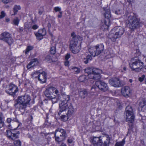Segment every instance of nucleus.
Returning <instances> with one entry per match:
<instances>
[{"instance_id":"obj_1","label":"nucleus","mask_w":146,"mask_h":146,"mask_svg":"<svg viewBox=\"0 0 146 146\" xmlns=\"http://www.w3.org/2000/svg\"><path fill=\"white\" fill-rule=\"evenodd\" d=\"M31 98L28 95L19 96L15 101L14 106L15 108L18 109L22 115L26 110V108L29 105Z\"/></svg>"},{"instance_id":"obj_2","label":"nucleus","mask_w":146,"mask_h":146,"mask_svg":"<svg viewBox=\"0 0 146 146\" xmlns=\"http://www.w3.org/2000/svg\"><path fill=\"white\" fill-rule=\"evenodd\" d=\"M64 99V100L61 99V102L59 104V111L58 114H61L62 112H65L66 110H68L67 113L68 116L71 117L75 112V109L71 104L68 102L69 99Z\"/></svg>"},{"instance_id":"obj_3","label":"nucleus","mask_w":146,"mask_h":146,"mask_svg":"<svg viewBox=\"0 0 146 146\" xmlns=\"http://www.w3.org/2000/svg\"><path fill=\"white\" fill-rule=\"evenodd\" d=\"M71 36L72 38L70 42V49L73 53L76 54L79 52L81 49L80 45L82 39L80 36H76L74 32L72 33Z\"/></svg>"},{"instance_id":"obj_4","label":"nucleus","mask_w":146,"mask_h":146,"mask_svg":"<svg viewBox=\"0 0 146 146\" xmlns=\"http://www.w3.org/2000/svg\"><path fill=\"white\" fill-rule=\"evenodd\" d=\"M124 32L123 28L120 27H115L110 31L108 37L113 41H115L116 39L120 37Z\"/></svg>"},{"instance_id":"obj_5","label":"nucleus","mask_w":146,"mask_h":146,"mask_svg":"<svg viewBox=\"0 0 146 146\" xmlns=\"http://www.w3.org/2000/svg\"><path fill=\"white\" fill-rule=\"evenodd\" d=\"M139 19L136 15H131L128 16L126 23L130 29L133 30L139 27Z\"/></svg>"},{"instance_id":"obj_6","label":"nucleus","mask_w":146,"mask_h":146,"mask_svg":"<svg viewBox=\"0 0 146 146\" xmlns=\"http://www.w3.org/2000/svg\"><path fill=\"white\" fill-rule=\"evenodd\" d=\"M6 122L9 124L7 125L8 127L12 130H16L22 125V123H19L16 117L13 119L8 118L7 119Z\"/></svg>"},{"instance_id":"obj_7","label":"nucleus","mask_w":146,"mask_h":146,"mask_svg":"<svg viewBox=\"0 0 146 146\" xmlns=\"http://www.w3.org/2000/svg\"><path fill=\"white\" fill-rule=\"evenodd\" d=\"M95 84L97 86H96L94 85L91 88V90L97 91L98 89H99L100 90L103 91L110 90L107 84L103 81L100 80L96 81Z\"/></svg>"},{"instance_id":"obj_8","label":"nucleus","mask_w":146,"mask_h":146,"mask_svg":"<svg viewBox=\"0 0 146 146\" xmlns=\"http://www.w3.org/2000/svg\"><path fill=\"white\" fill-rule=\"evenodd\" d=\"M104 49V46L102 44L97 45L94 47H92L89 49L90 53L94 57L100 54Z\"/></svg>"},{"instance_id":"obj_9","label":"nucleus","mask_w":146,"mask_h":146,"mask_svg":"<svg viewBox=\"0 0 146 146\" xmlns=\"http://www.w3.org/2000/svg\"><path fill=\"white\" fill-rule=\"evenodd\" d=\"M125 113L126 121L130 123H133L134 121L135 116L133 109L131 106H128L126 107Z\"/></svg>"},{"instance_id":"obj_10","label":"nucleus","mask_w":146,"mask_h":146,"mask_svg":"<svg viewBox=\"0 0 146 146\" xmlns=\"http://www.w3.org/2000/svg\"><path fill=\"white\" fill-rule=\"evenodd\" d=\"M129 66L132 70L139 71L142 68L143 63L139 59H136L132 60Z\"/></svg>"},{"instance_id":"obj_11","label":"nucleus","mask_w":146,"mask_h":146,"mask_svg":"<svg viewBox=\"0 0 146 146\" xmlns=\"http://www.w3.org/2000/svg\"><path fill=\"white\" fill-rule=\"evenodd\" d=\"M105 19L102 28V29H108L111 24V14L110 9H108L104 14Z\"/></svg>"},{"instance_id":"obj_12","label":"nucleus","mask_w":146,"mask_h":146,"mask_svg":"<svg viewBox=\"0 0 146 146\" xmlns=\"http://www.w3.org/2000/svg\"><path fill=\"white\" fill-rule=\"evenodd\" d=\"M102 72V70L100 69L96 68H92V74L89 75V78L96 81H98L101 79L100 74Z\"/></svg>"},{"instance_id":"obj_13","label":"nucleus","mask_w":146,"mask_h":146,"mask_svg":"<svg viewBox=\"0 0 146 146\" xmlns=\"http://www.w3.org/2000/svg\"><path fill=\"white\" fill-rule=\"evenodd\" d=\"M0 38L7 42L9 45L11 44L13 42L10 34L7 32H5L2 33L0 36Z\"/></svg>"},{"instance_id":"obj_14","label":"nucleus","mask_w":146,"mask_h":146,"mask_svg":"<svg viewBox=\"0 0 146 146\" xmlns=\"http://www.w3.org/2000/svg\"><path fill=\"white\" fill-rule=\"evenodd\" d=\"M50 98L52 99L53 98H56L58 96V98L60 97V98H62L64 99H70V97L69 95H66L64 93H62V92H50Z\"/></svg>"},{"instance_id":"obj_15","label":"nucleus","mask_w":146,"mask_h":146,"mask_svg":"<svg viewBox=\"0 0 146 146\" xmlns=\"http://www.w3.org/2000/svg\"><path fill=\"white\" fill-rule=\"evenodd\" d=\"M110 84L114 87H119L121 86L123 84L117 78H112L109 80Z\"/></svg>"},{"instance_id":"obj_16","label":"nucleus","mask_w":146,"mask_h":146,"mask_svg":"<svg viewBox=\"0 0 146 146\" xmlns=\"http://www.w3.org/2000/svg\"><path fill=\"white\" fill-rule=\"evenodd\" d=\"M46 33V31L45 29H39L37 32L35 34L36 38L40 40L43 38V36H44Z\"/></svg>"},{"instance_id":"obj_17","label":"nucleus","mask_w":146,"mask_h":146,"mask_svg":"<svg viewBox=\"0 0 146 146\" xmlns=\"http://www.w3.org/2000/svg\"><path fill=\"white\" fill-rule=\"evenodd\" d=\"M104 136H100L98 137H93L91 138V142L94 146H96L99 142H102V140L104 139Z\"/></svg>"},{"instance_id":"obj_18","label":"nucleus","mask_w":146,"mask_h":146,"mask_svg":"<svg viewBox=\"0 0 146 146\" xmlns=\"http://www.w3.org/2000/svg\"><path fill=\"white\" fill-rule=\"evenodd\" d=\"M55 133L57 135H59L60 136L66 137V131L64 129L59 128H58L56 130Z\"/></svg>"},{"instance_id":"obj_19","label":"nucleus","mask_w":146,"mask_h":146,"mask_svg":"<svg viewBox=\"0 0 146 146\" xmlns=\"http://www.w3.org/2000/svg\"><path fill=\"white\" fill-rule=\"evenodd\" d=\"M46 74L44 72L39 74V77H38V80L41 82L42 83H45L46 80Z\"/></svg>"},{"instance_id":"obj_20","label":"nucleus","mask_w":146,"mask_h":146,"mask_svg":"<svg viewBox=\"0 0 146 146\" xmlns=\"http://www.w3.org/2000/svg\"><path fill=\"white\" fill-rule=\"evenodd\" d=\"M38 63V60L36 59H33L27 65V67L28 69H29L34 66L37 65Z\"/></svg>"},{"instance_id":"obj_21","label":"nucleus","mask_w":146,"mask_h":146,"mask_svg":"<svg viewBox=\"0 0 146 146\" xmlns=\"http://www.w3.org/2000/svg\"><path fill=\"white\" fill-rule=\"evenodd\" d=\"M7 90L13 91H17L18 87L14 84H10L7 87Z\"/></svg>"},{"instance_id":"obj_22","label":"nucleus","mask_w":146,"mask_h":146,"mask_svg":"<svg viewBox=\"0 0 146 146\" xmlns=\"http://www.w3.org/2000/svg\"><path fill=\"white\" fill-rule=\"evenodd\" d=\"M139 105L142 110L146 111V98H144L142 101L140 102Z\"/></svg>"},{"instance_id":"obj_23","label":"nucleus","mask_w":146,"mask_h":146,"mask_svg":"<svg viewBox=\"0 0 146 146\" xmlns=\"http://www.w3.org/2000/svg\"><path fill=\"white\" fill-rule=\"evenodd\" d=\"M54 137L56 141L58 143L64 141L66 138L60 136L59 135H57L55 133L54 134Z\"/></svg>"},{"instance_id":"obj_24","label":"nucleus","mask_w":146,"mask_h":146,"mask_svg":"<svg viewBox=\"0 0 146 146\" xmlns=\"http://www.w3.org/2000/svg\"><path fill=\"white\" fill-rule=\"evenodd\" d=\"M46 90L47 91H58L56 88L51 85H49L46 88Z\"/></svg>"},{"instance_id":"obj_25","label":"nucleus","mask_w":146,"mask_h":146,"mask_svg":"<svg viewBox=\"0 0 146 146\" xmlns=\"http://www.w3.org/2000/svg\"><path fill=\"white\" fill-rule=\"evenodd\" d=\"M64 112H62L61 114L59 115H61L60 116V118L62 121H66L68 120L69 117H70V116H68V114L66 113V115H64Z\"/></svg>"},{"instance_id":"obj_26","label":"nucleus","mask_w":146,"mask_h":146,"mask_svg":"<svg viewBox=\"0 0 146 146\" xmlns=\"http://www.w3.org/2000/svg\"><path fill=\"white\" fill-rule=\"evenodd\" d=\"M89 54L87 55L86 56V58H84V61L85 64H87L88 63V61L89 60H91L92 59V55Z\"/></svg>"},{"instance_id":"obj_27","label":"nucleus","mask_w":146,"mask_h":146,"mask_svg":"<svg viewBox=\"0 0 146 146\" xmlns=\"http://www.w3.org/2000/svg\"><path fill=\"white\" fill-rule=\"evenodd\" d=\"M3 115L1 112H0V128L3 126L4 122L3 121Z\"/></svg>"},{"instance_id":"obj_28","label":"nucleus","mask_w":146,"mask_h":146,"mask_svg":"<svg viewBox=\"0 0 146 146\" xmlns=\"http://www.w3.org/2000/svg\"><path fill=\"white\" fill-rule=\"evenodd\" d=\"M21 7L19 5H15L13 8V12L14 13V15H15L17 13L18 11L20 10Z\"/></svg>"},{"instance_id":"obj_29","label":"nucleus","mask_w":146,"mask_h":146,"mask_svg":"<svg viewBox=\"0 0 146 146\" xmlns=\"http://www.w3.org/2000/svg\"><path fill=\"white\" fill-rule=\"evenodd\" d=\"M70 69L72 71L75 72V73H78L80 71V69L76 67H71Z\"/></svg>"},{"instance_id":"obj_30","label":"nucleus","mask_w":146,"mask_h":146,"mask_svg":"<svg viewBox=\"0 0 146 146\" xmlns=\"http://www.w3.org/2000/svg\"><path fill=\"white\" fill-rule=\"evenodd\" d=\"M20 19L18 17H16L13 20L12 24L14 25L18 26L19 23Z\"/></svg>"},{"instance_id":"obj_31","label":"nucleus","mask_w":146,"mask_h":146,"mask_svg":"<svg viewBox=\"0 0 146 146\" xmlns=\"http://www.w3.org/2000/svg\"><path fill=\"white\" fill-rule=\"evenodd\" d=\"M19 133H13L11 135L12 138L13 139H9L10 140H11L13 141H14L16 139H18L19 137Z\"/></svg>"},{"instance_id":"obj_32","label":"nucleus","mask_w":146,"mask_h":146,"mask_svg":"<svg viewBox=\"0 0 146 146\" xmlns=\"http://www.w3.org/2000/svg\"><path fill=\"white\" fill-rule=\"evenodd\" d=\"M33 48V47L31 46H27L26 50L24 51V52L25 54H27Z\"/></svg>"},{"instance_id":"obj_33","label":"nucleus","mask_w":146,"mask_h":146,"mask_svg":"<svg viewBox=\"0 0 146 146\" xmlns=\"http://www.w3.org/2000/svg\"><path fill=\"white\" fill-rule=\"evenodd\" d=\"M92 68H88L85 69V72L88 75V77L89 78V75L90 74H92Z\"/></svg>"},{"instance_id":"obj_34","label":"nucleus","mask_w":146,"mask_h":146,"mask_svg":"<svg viewBox=\"0 0 146 146\" xmlns=\"http://www.w3.org/2000/svg\"><path fill=\"white\" fill-rule=\"evenodd\" d=\"M6 135L7 137L9 139H13V138H12L11 135L13 133L9 130H6Z\"/></svg>"},{"instance_id":"obj_35","label":"nucleus","mask_w":146,"mask_h":146,"mask_svg":"<svg viewBox=\"0 0 146 146\" xmlns=\"http://www.w3.org/2000/svg\"><path fill=\"white\" fill-rule=\"evenodd\" d=\"M14 144L15 146H21V142L19 140H17L14 142Z\"/></svg>"},{"instance_id":"obj_36","label":"nucleus","mask_w":146,"mask_h":146,"mask_svg":"<svg viewBox=\"0 0 146 146\" xmlns=\"http://www.w3.org/2000/svg\"><path fill=\"white\" fill-rule=\"evenodd\" d=\"M86 79V76L82 75L80 76L79 78V80L81 82L84 81Z\"/></svg>"},{"instance_id":"obj_37","label":"nucleus","mask_w":146,"mask_h":146,"mask_svg":"<svg viewBox=\"0 0 146 146\" xmlns=\"http://www.w3.org/2000/svg\"><path fill=\"white\" fill-rule=\"evenodd\" d=\"M39 72H35L32 74V76L33 79L38 78L39 77Z\"/></svg>"},{"instance_id":"obj_38","label":"nucleus","mask_w":146,"mask_h":146,"mask_svg":"<svg viewBox=\"0 0 146 146\" xmlns=\"http://www.w3.org/2000/svg\"><path fill=\"white\" fill-rule=\"evenodd\" d=\"M87 92H80L79 95L81 98H84L87 95Z\"/></svg>"},{"instance_id":"obj_39","label":"nucleus","mask_w":146,"mask_h":146,"mask_svg":"<svg viewBox=\"0 0 146 146\" xmlns=\"http://www.w3.org/2000/svg\"><path fill=\"white\" fill-rule=\"evenodd\" d=\"M121 93L124 97H129L130 92H121Z\"/></svg>"},{"instance_id":"obj_40","label":"nucleus","mask_w":146,"mask_h":146,"mask_svg":"<svg viewBox=\"0 0 146 146\" xmlns=\"http://www.w3.org/2000/svg\"><path fill=\"white\" fill-rule=\"evenodd\" d=\"M60 97L58 98V96H56V98H52V103L54 104L57 102L58 100V99H60Z\"/></svg>"},{"instance_id":"obj_41","label":"nucleus","mask_w":146,"mask_h":146,"mask_svg":"<svg viewBox=\"0 0 146 146\" xmlns=\"http://www.w3.org/2000/svg\"><path fill=\"white\" fill-rule=\"evenodd\" d=\"M7 93L9 95H11L14 98H16L17 95L16 94V92H7Z\"/></svg>"},{"instance_id":"obj_42","label":"nucleus","mask_w":146,"mask_h":146,"mask_svg":"<svg viewBox=\"0 0 146 146\" xmlns=\"http://www.w3.org/2000/svg\"><path fill=\"white\" fill-rule=\"evenodd\" d=\"M116 14L118 15L120 14L121 12L122 11L121 9H117L116 10L113 11Z\"/></svg>"},{"instance_id":"obj_43","label":"nucleus","mask_w":146,"mask_h":146,"mask_svg":"<svg viewBox=\"0 0 146 146\" xmlns=\"http://www.w3.org/2000/svg\"><path fill=\"white\" fill-rule=\"evenodd\" d=\"M50 53L53 55L56 52V49L54 46H53L51 48L50 50Z\"/></svg>"},{"instance_id":"obj_44","label":"nucleus","mask_w":146,"mask_h":146,"mask_svg":"<svg viewBox=\"0 0 146 146\" xmlns=\"http://www.w3.org/2000/svg\"><path fill=\"white\" fill-rule=\"evenodd\" d=\"M5 16V13L3 11L1 12V15H0V19H2Z\"/></svg>"},{"instance_id":"obj_45","label":"nucleus","mask_w":146,"mask_h":146,"mask_svg":"<svg viewBox=\"0 0 146 146\" xmlns=\"http://www.w3.org/2000/svg\"><path fill=\"white\" fill-rule=\"evenodd\" d=\"M123 90L124 91H129V88L128 86H125L123 87L122 88Z\"/></svg>"},{"instance_id":"obj_46","label":"nucleus","mask_w":146,"mask_h":146,"mask_svg":"<svg viewBox=\"0 0 146 146\" xmlns=\"http://www.w3.org/2000/svg\"><path fill=\"white\" fill-rule=\"evenodd\" d=\"M54 9L56 12H57V11H59V12H61L60 11L61 9L60 7H54Z\"/></svg>"},{"instance_id":"obj_47","label":"nucleus","mask_w":146,"mask_h":146,"mask_svg":"<svg viewBox=\"0 0 146 146\" xmlns=\"http://www.w3.org/2000/svg\"><path fill=\"white\" fill-rule=\"evenodd\" d=\"M123 144L122 142L117 143L115 146H123Z\"/></svg>"},{"instance_id":"obj_48","label":"nucleus","mask_w":146,"mask_h":146,"mask_svg":"<svg viewBox=\"0 0 146 146\" xmlns=\"http://www.w3.org/2000/svg\"><path fill=\"white\" fill-rule=\"evenodd\" d=\"M32 27L33 29L36 30L38 28V26L37 25L35 24L33 25Z\"/></svg>"},{"instance_id":"obj_49","label":"nucleus","mask_w":146,"mask_h":146,"mask_svg":"<svg viewBox=\"0 0 146 146\" xmlns=\"http://www.w3.org/2000/svg\"><path fill=\"white\" fill-rule=\"evenodd\" d=\"M44 94L46 97L50 98V92H45Z\"/></svg>"},{"instance_id":"obj_50","label":"nucleus","mask_w":146,"mask_h":146,"mask_svg":"<svg viewBox=\"0 0 146 146\" xmlns=\"http://www.w3.org/2000/svg\"><path fill=\"white\" fill-rule=\"evenodd\" d=\"M70 54H67L65 56V60H68L70 58Z\"/></svg>"},{"instance_id":"obj_51","label":"nucleus","mask_w":146,"mask_h":146,"mask_svg":"<svg viewBox=\"0 0 146 146\" xmlns=\"http://www.w3.org/2000/svg\"><path fill=\"white\" fill-rule=\"evenodd\" d=\"M145 77V76L144 75H143L142 77H139V81H140V82H142L143 80Z\"/></svg>"},{"instance_id":"obj_52","label":"nucleus","mask_w":146,"mask_h":146,"mask_svg":"<svg viewBox=\"0 0 146 146\" xmlns=\"http://www.w3.org/2000/svg\"><path fill=\"white\" fill-rule=\"evenodd\" d=\"M69 62L68 60H65L64 62V64L65 66H68L69 65Z\"/></svg>"},{"instance_id":"obj_53","label":"nucleus","mask_w":146,"mask_h":146,"mask_svg":"<svg viewBox=\"0 0 146 146\" xmlns=\"http://www.w3.org/2000/svg\"><path fill=\"white\" fill-rule=\"evenodd\" d=\"M51 58L50 56H46L45 58V60L47 61H49Z\"/></svg>"},{"instance_id":"obj_54","label":"nucleus","mask_w":146,"mask_h":146,"mask_svg":"<svg viewBox=\"0 0 146 146\" xmlns=\"http://www.w3.org/2000/svg\"><path fill=\"white\" fill-rule=\"evenodd\" d=\"M72 141H73L71 139H68L67 140V142H68V143H72Z\"/></svg>"},{"instance_id":"obj_55","label":"nucleus","mask_w":146,"mask_h":146,"mask_svg":"<svg viewBox=\"0 0 146 146\" xmlns=\"http://www.w3.org/2000/svg\"><path fill=\"white\" fill-rule=\"evenodd\" d=\"M3 2L5 3H7L9 2V0H2Z\"/></svg>"},{"instance_id":"obj_56","label":"nucleus","mask_w":146,"mask_h":146,"mask_svg":"<svg viewBox=\"0 0 146 146\" xmlns=\"http://www.w3.org/2000/svg\"><path fill=\"white\" fill-rule=\"evenodd\" d=\"M112 94L114 96H116L117 95V92H112Z\"/></svg>"},{"instance_id":"obj_57","label":"nucleus","mask_w":146,"mask_h":146,"mask_svg":"<svg viewBox=\"0 0 146 146\" xmlns=\"http://www.w3.org/2000/svg\"><path fill=\"white\" fill-rule=\"evenodd\" d=\"M60 14L58 15V17L59 18H61L62 16V13L61 12H60Z\"/></svg>"},{"instance_id":"obj_58","label":"nucleus","mask_w":146,"mask_h":146,"mask_svg":"<svg viewBox=\"0 0 146 146\" xmlns=\"http://www.w3.org/2000/svg\"><path fill=\"white\" fill-rule=\"evenodd\" d=\"M42 12H43V11H42H42L40 10L38 11V13L40 15H41L42 13Z\"/></svg>"},{"instance_id":"obj_59","label":"nucleus","mask_w":146,"mask_h":146,"mask_svg":"<svg viewBox=\"0 0 146 146\" xmlns=\"http://www.w3.org/2000/svg\"><path fill=\"white\" fill-rule=\"evenodd\" d=\"M10 21V19L9 18H7L6 19V21L7 22H8Z\"/></svg>"},{"instance_id":"obj_60","label":"nucleus","mask_w":146,"mask_h":146,"mask_svg":"<svg viewBox=\"0 0 146 146\" xmlns=\"http://www.w3.org/2000/svg\"><path fill=\"white\" fill-rule=\"evenodd\" d=\"M60 146H66L65 144L64 143H62Z\"/></svg>"},{"instance_id":"obj_61","label":"nucleus","mask_w":146,"mask_h":146,"mask_svg":"<svg viewBox=\"0 0 146 146\" xmlns=\"http://www.w3.org/2000/svg\"><path fill=\"white\" fill-rule=\"evenodd\" d=\"M48 27H51V25L50 23H48Z\"/></svg>"},{"instance_id":"obj_62","label":"nucleus","mask_w":146,"mask_h":146,"mask_svg":"<svg viewBox=\"0 0 146 146\" xmlns=\"http://www.w3.org/2000/svg\"><path fill=\"white\" fill-rule=\"evenodd\" d=\"M123 69L124 70V71H125L126 70V67H124L123 68Z\"/></svg>"},{"instance_id":"obj_63","label":"nucleus","mask_w":146,"mask_h":146,"mask_svg":"<svg viewBox=\"0 0 146 146\" xmlns=\"http://www.w3.org/2000/svg\"><path fill=\"white\" fill-rule=\"evenodd\" d=\"M129 81L130 83H131L132 82V79H130Z\"/></svg>"},{"instance_id":"obj_64","label":"nucleus","mask_w":146,"mask_h":146,"mask_svg":"<svg viewBox=\"0 0 146 146\" xmlns=\"http://www.w3.org/2000/svg\"><path fill=\"white\" fill-rule=\"evenodd\" d=\"M28 135V137H29V138H32V137H31V135Z\"/></svg>"}]
</instances>
